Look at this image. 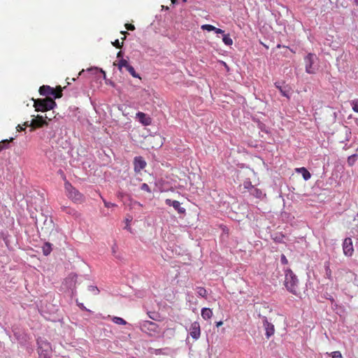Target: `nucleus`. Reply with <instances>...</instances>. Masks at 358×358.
<instances>
[{"label":"nucleus","instance_id":"c9c22d12","mask_svg":"<svg viewBox=\"0 0 358 358\" xmlns=\"http://www.w3.org/2000/svg\"><path fill=\"white\" fill-rule=\"evenodd\" d=\"M331 357L332 358H343V356L339 351H334L331 352Z\"/></svg>","mask_w":358,"mask_h":358},{"label":"nucleus","instance_id":"09e8293b","mask_svg":"<svg viewBox=\"0 0 358 358\" xmlns=\"http://www.w3.org/2000/svg\"><path fill=\"white\" fill-rule=\"evenodd\" d=\"M17 128V130L18 131H22L24 129V127H23L22 126H21L20 124H18L17 127H16Z\"/></svg>","mask_w":358,"mask_h":358},{"label":"nucleus","instance_id":"7ed1b4c3","mask_svg":"<svg viewBox=\"0 0 358 358\" xmlns=\"http://www.w3.org/2000/svg\"><path fill=\"white\" fill-rule=\"evenodd\" d=\"M38 354L39 358H50L52 357V347L49 342L46 340L38 338L37 339Z\"/></svg>","mask_w":358,"mask_h":358},{"label":"nucleus","instance_id":"a211bd4d","mask_svg":"<svg viewBox=\"0 0 358 358\" xmlns=\"http://www.w3.org/2000/svg\"><path fill=\"white\" fill-rule=\"evenodd\" d=\"M201 317L204 320H208V319L211 318V317L213 316V311L210 308H203L201 309Z\"/></svg>","mask_w":358,"mask_h":358},{"label":"nucleus","instance_id":"20e7f679","mask_svg":"<svg viewBox=\"0 0 358 358\" xmlns=\"http://www.w3.org/2000/svg\"><path fill=\"white\" fill-rule=\"evenodd\" d=\"M64 187L67 196L75 203H81L85 200V196L77 189L66 181L64 183Z\"/></svg>","mask_w":358,"mask_h":358},{"label":"nucleus","instance_id":"3c124183","mask_svg":"<svg viewBox=\"0 0 358 358\" xmlns=\"http://www.w3.org/2000/svg\"><path fill=\"white\" fill-rule=\"evenodd\" d=\"M134 204H136V205H137V206H142V205H141V203L140 202L136 201H134Z\"/></svg>","mask_w":358,"mask_h":358},{"label":"nucleus","instance_id":"f257e3e1","mask_svg":"<svg viewBox=\"0 0 358 358\" xmlns=\"http://www.w3.org/2000/svg\"><path fill=\"white\" fill-rule=\"evenodd\" d=\"M299 280L297 276L290 268H287L285 271V286L286 289L294 294L297 292Z\"/></svg>","mask_w":358,"mask_h":358},{"label":"nucleus","instance_id":"13d9d810","mask_svg":"<svg viewBox=\"0 0 358 358\" xmlns=\"http://www.w3.org/2000/svg\"><path fill=\"white\" fill-rule=\"evenodd\" d=\"M83 73H84V70H82V71L79 73V76H81Z\"/></svg>","mask_w":358,"mask_h":358},{"label":"nucleus","instance_id":"4be33fe9","mask_svg":"<svg viewBox=\"0 0 358 358\" xmlns=\"http://www.w3.org/2000/svg\"><path fill=\"white\" fill-rule=\"evenodd\" d=\"M13 138H10V140L6 139L0 141V152L2 150L7 149L9 147L10 142L13 141Z\"/></svg>","mask_w":358,"mask_h":358},{"label":"nucleus","instance_id":"6e6d98bb","mask_svg":"<svg viewBox=\"0 0 358 358\" xmlns=\"http://www.w3.org/2000/svg\"><path fill=\"white\" fill-rule=\"evenodd\" d=\"M249 185H248V186H245V188H248V187H250V185L252 187L253 186L251 185V182H249L248 183Z\"/></svg>","mask_w":358,"mask_h":358},{"label":"nucleus","instance_id":"4c0bfd02","mask_svg":"<svg viewBox=\"0 0 358 358\" xmlns=\"http://www.w3.org/2000/svg\"><path fill=\"white\" fill-rule=\"evenodd\" d=\"M280 262L284 265H286L288 264V260H287V257H285V255L283 254H282L280 256Z\"/></svg>","mask_w":358,"mask_h":358},{"label":"nucleus","instance_id":"f3484780","mask_svg":"<svg viewBox=\"0 0 358 358\" xmlns=\"http://www.w3.org/2000/svg\"><path fill=\"white\" fill-rule=\"evenodd\" d=\"M275 86L277 89H278V90L280 91V92L281 93V94L285 96V97H287V98H289V92L288 91L285 89V87H282L281 85V83L280 82H276L275 83Z\"/></svg>","mask_w":358,"mask_h":358},{"label":"nucleus","instance_id":"bf43d9fd","mask_svg":"<svg viewBox=\"0 0 358 358\" xmlns=\"http://www.w3.org/2000/svg\"><path fill=\"white\" fill-rule=\"evenodd\" d=\"M125 229H130V227H129V225H128V224H127V226L125 227Z\"/></svg>","mask_w":358,"mask_h":358},{"label":"nucleus","instance_id":"ea45409f","mask_svg":"<svg viewBox=\"0 0 358 358\" xmlns=\"http://www.w3.org/2000/svg\"><path fill=\"white\" fill-rule=\"evenodd\" d=\"M117 249V246L116 245V244H114L113 246L112 247V253L116 258H120V257L116 255Z\"/></svg>","mask_w":358,"mask_h":358},{"label":"nucleus","instance_id":"aec40b11","mask_svg":"<svg viewBox=\"0 0 358 358\" xmlns=\"http://www.w3.org/2000/svg\"><path fill=\"white\" fill-rule=\"evenodd\" d=\"M252 189H253V191H252V194L256 198L262 199L265 196V194L263 193V192L261 189H259L258 188H255L254 187H252Z\"/></svg>","mask_w":358,"mask_h":358},{"label":"nucleus","instance_id":"f8f14e48","mask_svg":"<svg viewBox=\"0 0 358 358\" xmlns=\"http://www.w3.org/2000/svg\"><path fill=\"white\" fill-rule=\"evenodd\" d=\"M47 124L46 121L45 120L44 117L41 115H38L35 118H34L31 124H29V122H25L23 124L25 127L29 126H33L35 127H41L43 125Z\"/></svg>","mask_w":358,"mask_h":358},{"label":"nucleus","instance_id":"603ef678","mask_svg":"<svg viewBox=\"0 0 358 358\" xmlns=\"http://www.w3.org/2000/svg\"><path fill=\"white\" fill-rule=\"evenodd\" d=\"M106 84H109V85H111L114 86V84H113V82H111V81H109V80H108H108H106Z\"/></svg>","mask_w":358,"mask_h":358},{"label":"nucleus","instance_id":"a19ab883","mask_svg":"<svg viewBox=\"0 0 358 358\" xmlns=\"http://www.w3.org/2000/svg\"><path fill=\"white\" fill-rule=\"evenodd\" d=\"M259 128L261 129V131H264L266 133H268V130L266 129V127L264 124L263 123H259Z\"/></svg>","mask_w":358,"mask_h":358},{"label":"nucleus","instance_id":"c85d7f7f","mask_svg":"<svg viewBox=\"0 0 358 358\" xmlns=\"http://www.w3.org/2000/svg\"><path fill=\"white\" fill-rule=\"evenodd\" d=\"M325 268V275L328 279H331V271L329 268V262H326L324 265Z\"/></svg>","mask_w":358,"mask_h":358},{"label":"nucleus","instance_id":"58836bf2","mask_svg":"<svg viewBox=\"0 0 358 358\" xmlns=\"http://www.w3.org/2000/svg\"><path fill=\"white\" fill-rule=\"evenodd\" d=\"M77 305L81 309V310H85V311H87L89 313H91V310L87 309L83 303H78L77 302Z\"/></svg>","mask_w":358,"mask_h":358},{"label":"nucleus","instance_id":"bb28decb","mask_svg":"<svg viewBox=\"0 0 358 358\" xmlns=\"http://www.w3.org/2000/svg\"><path fill=\"white\" fill-rule=\"evenodd\" d=\"M148 315L150 319L155 321H159V313L156 312H148Z\"/></svg>","mask_w":358,"mask_h":358},{"label":"nucleus","instance_id":"5701e85b","mask_svg":"<svg viewBox=\"0 0 358 358\" xmlns=\"http://www.w3.org/2000/svg\"><path fill=\"white\" fill-rule=\"evenodd\" d=\"M223 34L222 41L227 45H231L233 44V40L231 38L229 34Z\"/></svg>","mask_w":358,"mask_h":358},{"label":"nucleus","instance_id":"e433bc0d","mask_svg":"<svg viewBox=\"0 0 358 358\" xmlns=\"http://www.w3.org/2000/svg\"><path fill=\"white\" fill-rule=\"evenodd\" d=\"M103 201L105 207H106L108 208H111V207H114V206H116L115 203H113L111 202H108V201H106L105 199H103Z\"/></svg>","mask_w":358,"mask_h":358},{"label":"nucleus","instance_id":"412c9836","mask_svg":"<svg viewBox=\"0 0 358 358\" xmlns=\"http://www.w3.org/2000/svg\"><path fill=\"white\" fill-rule=\"evenodd\" d=\"M196 294L203 298H206L207 296V291L204 287H196Z\"/></svg>","mask_w":358,"mask_h":358},{"label":"nucleus","instance_id":"c756f323","mask_svg":"<svg viewBox=\"0 0 358 358\" xmlns=\"http://www.w3.org/2000/svg\"><path fill=\"white\" fill-rule=\"evenodd\" d=\"M88 290L92 292L94 295H97L99 293V289L96 286L94 285H89Z\"/></svg>","mask_w":358,"mask_h":358},{"label":"nucleus","instance_id":"49530a36","mask_svg":"<svg viewBox=\"0 0 358 358\" xmlns=\"http://www.w3.org/2000/svg\"><path fill=\"white\" fill-rule=\"evenodd\" d=\"M124 53L122 51H119L117 54V57L121 59H123Z\"/></svg>","mask_w":358,"mask_h":358},{"label":"nucleus","instance_id":"72a5a7b5","mask_svg":"<svg viewBox=\"0 0 358 358\" xmlns=\"http://www.w3.org/2000/svg\"><path fill=\"white\" fill-rule=\"evenodd\" d=\"M357 158V155H352L351 156H350L348 159V163L350 164V165H352L355 161Z\"/></svg>","mask_w":358,"mask_h":358},{"label":"nucleus","instance_id":"8fccbe9b","mask_svg":"<svg viewBox=\"0 0 358 358\" xmlns=\"http://www.w3.org/2000/svg\"><path fill=\"white\" fill-rule=\"evenodd\" d=\"M338 307V305L334 301V303H331V308L333 309H336Z\"/></svg>","mask_w":358,"mask_h":358},{"label":"nucleus","instance_id":"2eb2a0df","mask_svg":"<svg viewBox=\"0 0 358 358\" xmlns=\"http://www.w3.org/2000/svg\"><path fill=\"white\" fill-rule=\"evenodd\" d=\"M201 29L206 30L208 31H215V34H217L224 33V30L217 28V27H214L213 25L208 24H203L201 26Z\"/></svg>","mask_w":358,"mask_h":358},{"label":"nucleus","instance_id":"f03ea898","mask_svg":"<svg viewBox=\"0 0 358 358\" xmlns=\"http://www.w3.org/2000/svg\"><path fill=\"white\" fill-rule=\"evenodd\" d=\"M34 107L36 111L45 112L54 109L57 103L53 99H34Z\"/></svg>","mask_w":358,"mask_h":358},{"label":"nucleus","instance_id":"79ce46f5","mask_svg":"<svg viewBox=\"0 0 358 358\" xmlns=\"http://www.w3.org/2000/svg\"><path fill=\"white\" fill-rule=\"evenodd\" d=\"M113 45L115 46L117 48H120L122 45V44L120 43V41L118 39H116L114 42L112 43Z\"/></svg>","mask_w":358,"mask_h":358},{"label":"nucleus","instance_id":"de8ad7c7","mask_svg":"<svg viewBox=\"0 0 358 358\" xmlns=\"http://www.w3.org/2000/svg\"><path fill=\"white\" fill-rule=\"evenodd\" d=\"M63 210H65L67 213H71V212L73 211V210L69 209L65 206L63 207Z\"/></svg>","mask_w":358,"mask_h":358},{"label":"nucleus","instance_id":"7c9ffc66","mask_svg":"<svg viewBox=\"0 0 358 358\" xmlns=\"http://www.w3.org/2000/svg\"><path fill=\"white\" fill-rule=\"evenodd\" d=\"M352 110L358 113V99L352 100L350 103Z\"/></svg>","mask_w":358,"mask_h":358},{"label":"nucleus","instance_id":"052dcab7","mask_svg":"<svg viewBox=\"0 0 358 358\" xmlns=\"http://www.w3.org/2000/svg\"><path fill=\"white\" fill-rule=\"evenodd\" d=\"M121 33H122V34H127V31H121Z\"/></svg>","mask_w":358,"mask_h":358},{"label":"nucleus","instance_id":"9b49d317","mask_svg":"<svg viewBox=\"0 0 358 358\" xmlns=\"http://www.w3.org/2000/svg\"><path fill=\"white\" fill-rule=\"evenodd\" d=\"M189 332L192 338L194 340H198L201 335L200 324L198 322H194L192 323Z\"/></svg>","mask_w":358,"mask_h":358},{"label":"nucleus","instance_id":"e2e57ef3","mask_svg":"<svg viewBox=\"0 0 358 358\" xmlns=\"http://www.w3.org/2000/svg\"><path fill=\"white\" fill-rule=\"evenodd\" d=\"M50 358H52V357H50Z\"/></svg>","mask_w":358,"mask_h":358},{"label":"nucleus","instance_id":"473e14b6","mask_svg":"<svg viewBox=\"0 0 358 358\" xmlns=\"http://www.w3.org/2000/svg\"><path fill=\"white\" fill-rule=\"evenodd\" d=\"M323 296L324 298H325L326 299L329 300L331 301V303H334V299L333 298V296L329 294L328 292H325L323 294Z\"/></svg>","mask_w":358,"mask_h":358},{"label":"nucleus","instance_id":"a18cd8bd","mask_svg":"<svg viewBox=\"0 0 358 358\" xmlns=\"http://www.w3.org/2000/svg\"><path fill=\"white\" fill-rule=\"evenodd\" d=\"M99 71V69L97 67H91L87 69V71L89 72H97Z\"/></svg>","mask_w":358,"mask_h":358},{"label":"nucleus","instance_id":"6e6552de","mask_svg":"<svg viewBox=\"0 0 358 358\" xmlns=\"http://www.w3.org/2000/svg\"><path fill=\"white\" fill-rule=\"evenodd\" d=\"M39 93L42 96H52L50 99H57L61 96V94H57L54 88L51 87L49 85H42L39 88Z\"/></svg>","mask_w":358,"mask_h":358},{"label":"nucleus","instance_id":"6ab92c4d","mask_svg":"<svg viewBox=\"0 0 358 358\" xmlns=\"http://www.w3.org/2000/svg\"><path fill=\"white\" fill-rule=\"evenodd\" d=\"M42 250L45 256L49 255L52 250V244L49 242L45 243L42 246Z\"/></svg>","mask_w":358,"mask_h":358},{"label":"nucleus","instance_id":"dca6fc26","mask_svg":"<svg viewBox=\"0 0 358 358\" xmlns=\"http://www.w3.org/2000/svg\"><path fill=\"white\" fill-rule=\"evenodd\" d=\"M296 171L301 173L305 180H309L311 177L310 173L305 167L297 168Z\"/></svg>","mask_w":358,"mask_h":358},{"label":"nucleus","instance_id":"4468645a","mask_svg":"<svg viewBox=\"0 0 358 358\" xmlns=\"http://www.w3.org/2000/svg\"><path fill=\"white\" fill-rule=\"evenodd\" d=\"M165 203L169 206H172L180 214H185L186 212L185 208L181 207L178 201L167 199L165 200Z\"/></svg>","mask_w":358,"mask_h":358},{"label":"nucleus","instance_id":"680f3d73","mask_svg":"<svg viewBox=\"0 0 358 358\" xmlns=\"http://www.w3.org/2000/svg\"><path fill=\"white\" fill-rule=\"evenodd\" d=\"M357 6H358V4Z\"/></svg>","mask_w":358,"mask_h":358},{"label":"nucleus","instance_id":"ddd939ff","mask_svg":"<svg viewBox=\"0 0 358 358\" xmlns=\"http://www.w3.org/2000/svg\"><path fill=\"white\" fill-rule=\"evenodd\" d=\"M136 119L143 126H149L152 124V118L143 112H138L136 114Z\"/></svg>","mask_w":358,"mask_h":358},{"label":"nucleus","instance_id":"864d4df0","mask_svg":"<svg viewBox=\"0 0 358 358\" xmlns=\"http://www.w3.org/2000/svg\"><path fill=\"white\" fill-rule=\"evenodd\" d=\"M222 324V321H219V322H217L216 323V326H217V327H220V326H221Z\"/></svg>","mask_w":358,"mask_h":358},{"label":"nucleus","instance_id":"423d86ee","mask_svg":"<svg viewBox=\"0 0 358 358\" xmlns=\"http://www.w3.org/2000/svg\"><path fill=\"white\" fill-rule=\"evenodd\" d=\"M138 327L143 332H145L150 335L153 333L158 332L159 329V326L157 324L148 320L140 321L138 323Z\"/></svg>","mask_w":358,"mask_h":358},{"label":"nucleus","instance_id":"9d476101","mask_svg":"<svg viewBox=\"0 0 358 358\" xmlns=\"http://www.w3.org/2000/svg\"><path fill=\"white\" fill-rule=\"evenodd\" d=\"M147 165L146 162L141 156L135 157L134 159V170L136 173H139L141 170L145 168Z\"/></svg>","mask_w":358,"mask_h":358},{"label":"nucleus","instance_id":"37998d69","mask_svg":"<svg viewBox=\"0 0 358 358\" xmlns=\"http://www.w3.org/2000/svg\"><path fill=\"white\" fill-rule=\"evenodd\" d=\"M117 196L119 199H123L124 198V196H127V194L122 192H118L117 194Z\"/></svg>","mask_w":358,"mask_h":358},{"label":"nucleus","instance_id":"393cba45","mask_svg":"<svg viewBox=\"0 0 358 358\" xmlns=\"http://www.w3.org/2000/svg\"><path fill=\"white\" fill-rule=\"evenodd\" d=\"M117 66H118L119 70L121 71L123 67L127 69V66H129V64H128V62L126 59H120V61L117 64Z\"/></svg>","mask_w":358,"mask_h":358},{"label":"nucleus","instance_id":"c03bdc74","mask_svg":"<svg viewBox=\"0 0 358 358\" xmlns=\"http://www.w3.org/2000/svg\"><path fill=\"white\" fill-rule=\"evenodd\" d=\"M125 27L127 29L130 30V31H133L135 29L134 25H133L131 24H126Z\"/></svg>","mask_w":358,"mask_h":358},{"label":"nucleus","instance_id":"f704fd0d","mask_svg":"<svg viewBox=\"0 0 358 358\" xmlns=\"http://www.w3.org/2000/svg\"><path fill=\"white\" fill-rule=\"evenodd\" d=\"M44 225L46 226L48 228H50L53 225V221L50 219V220H48L46 217L43 222Z\"/></svg>","mask_w":358,"mask_h":358},{"label":"nucleus","instance_id":"b1692460","mask_svg":"<svg viewBox=\"0 0 358 358\" xmlns=\"http://www.w3.org/2000/svg\"><path fill=\"white\" fill-rule=\"evenodd\" d=\"M112 321L117 324L124 325L127 324V322L122 317L113 316L111 317Z\"/></svg>","mask_w":358,"mask_h":358},{"label":"nucleus","instance_id":"0eeeda50","mask_svg":"<svg viewBox=\"0 0 358 358\" xmlns=\"http://www.w3.org/2000/svg\"><path fill=\"white\" fill-rule=\"evenodd\" d=\"M259 317L262 320L263 327L264 328V330L266 331L265 336H266V338L268 339L275 333L274 325L271 322H268V320L266 316H262V315H259Z\"/></svg>","mask_w":358,"mask_h":358},{"label":"nucleus","instance_id":"5fc2aeb1","mask_svg":"<svg viewBox=\"0 0 358 358\" xmlns=\"http://www.w3.org/2000/svg\"><path fill=\"white\" fill-rule=\"evenodd\" d=\"M100 71L103 74V78L104 79H106V73L104 71H103L102 69H100Z\"/></svg>","mask_w":358,"mask_h":358},{"label":"nucleus","instance_id":"2f4dec72","mask_svg":"<svg viewBox=\"0 0 358 358\" xmlns=\"http://www.w3.org/2000/svg\"><path fill=\"white\" fill-rule=\"evenodd\" d=\"M141 189L143 190V191H145V192H147L148 193H151L152 191L150 188V187L148 186V184L146 183H143L141 185Z\"/></svg>","mask_w":358,"mask_h":358},{"label":"nucleus","instance_id":"39448f33","mask_svg":"<svg viewBox=\"0 0 358 358\" xmlns=\"http://www.w3.org/2000/svg\"><path fill=\"white\" fill-rule=\"evenodd\" d=\"M305 63V71L308 74H315L317 71V67L315 63L317 60V57L314 53H308L303 58Z\"/></svg>","mask_w":358,"mask_h":358},{"label":"nucleus","instance_id":"a878e982","mask_svg":"<svg viewBox=\"0 0 358 358\" xmlns=\"http://www.w3.org/2000/svg\"><path fill=\"white\" fill-rule=\"evenodd\" d=\"M126 69L134 78H140L139 75L136 72L134 68L132 66H128Z\"/></svg>","mask_w":358,"mask_h":358},{"label":"nucleus","instance_id":"cd10ccee","mask_svg":"<svg viewBox=\"0 0 358 358\" xmlns=\"http://www.w3.org/2000/svg\"><path fill=\"white\" fill-rule=\"evenodd\" d=\"M284 238L285 236L283 234H278L273 237V240L276 243H284Z\"/></svg>","mask_w":358,"mask_h":358},{"label":"nucleus","instance_id":"4d7b16f0","mask_svg":"<svg viewBox=\"0 0 358 358\" xmlns=\"http://www.w3.org/2000/svg\"><path fill=\"white\" fill-rule=\"evenodd\" d=\"M249 185H248V186H245V188H248V187H250V185L252 187L253 186L251 185V182H249L248 183Z\"/></svg>","mask_w":358,"mask_h":358},{"label":"nucleus","instance_id":"1a4fd4ad","mask_svg":"<svg viewBox=\"0 0 358 358\" xmlns=\"http://www.w3.org/2000/svg\"><path fill=\"white\" fill-rule=\"evenodd\" d=\"M343 253L347 257H352L354 253L352 240L351 238H345L343 242Z\"/></svg>","mask_w":358,"mask_h":358}]
</instances>
